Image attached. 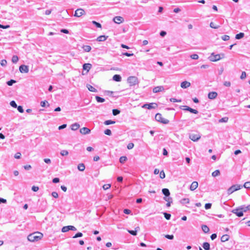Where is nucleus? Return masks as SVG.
Returning <instances> with one entry per match:
<instances>
[{
    "label": "nucleus",
    "mask_w": 250,
    "mask_h": 250,
    "mask_svg": "<svg viewBox=\"0 0 250 250\" xmlns=\"http://www.w3.org/2000/svg\"><path fill=\"white\" fill-rule=\"evenodd\" d=\"M243 187L246 188H250V182H245Z\"/></svg>",
    "instance_id": "nucleus-47"
},
{
    "label": "nucleus",
    "mask_w": 250,
    "mask_h": 250,
    "mask_svg": "<svg viewBox=\"0 0 250 250\" xmlns=\"http://www.w3.org/2000/svg\"><path fill=\"white\" fill-rule=\"evenodd\" d=\"M83 67V70H86L87 71H89L91 67V64L90 63H84Z\"/></svg>",
    "instance_id": "nucleus-22"
},
{
    "label": "nucleus",
    "mask_w": 250,
    "mask_h": 250,
    "mask_svg": "<svg viewBox=\"0 0 250 250\" xmlns=\"http://www.w3.org/2000/svg\"><path fill=\"white\" fill-rule=\"evenodd\" d=\"M134 144L132 143H129L127 146V148L128 149H131L133 148L134 147Z\"/></svg>",
    "instance_id": "nucleus-56"
},
{
    "label": "nucleus",
    "mask_w": 250,
    "mask_h": 250,
    "mask_svg": "<svg viewBox=\"0 0 250 250\" xmlns=\"http://www.w3.org/2000/svg\"><path fill=\"white\" fill-rule=\"evenodd\" d=\"M84 13V11L82 9H78L75 11L74 16L80 17Z\"/></svg>",
    "instance_id": "nucleus-12"
},
{
    "label": "nucleus",
    "mask_w": 250,
    "mask_h": 250,
    "mask_svg": "<svg viewBox=\"0 0 250 250\" xmlns=\"http://www.w3.org/2000/svg\"><path fill=\"white\" fill-rule=\"evenodd\" d=\"M189 202L188 198H183L180 200V203L182 204H188Z\"/></svg>",
    "instance_id": "nucleus-31"
},
{
    "label": "nucleus",
    "mask_w": 250,
    "mask_h": 250,
    "mask_svg": "<svg viewBox=\"0 0 250 250\" xmlns=\"http://www.w3.org/2000/svg\"><path fill=\"white\" fill-rule=\"evenodd\" d=\"M229 235H228V234H224L223 235L221 238V241L222 242H225L227 241H228L229 239Z\"/></svg>",
    "instance_id": "nucleus-21"
},
{
    "label": "nucleus",
    "mask_w": 250,
    "mask_h": 250,
    "mask_svg": "<svg viewBox=\"0 0 250 250\" xmlns=\"http://www.w3.org/2000/svg\"><path fill=\"white\" fill-rule=\"evenodd\" d=\"M21 156V154L20 152H17L15 154L14 157L16 159H20Z\"/></svg>",
    "instance_id": "nucleus-62"
},
{
    "label": "nucleus",
    "mask_w": 250,
    "mask_h": 250,
    "mask_svg": "<svg viewBox=\"0 0 250 250\" xmlns=\"http://www.w3.org/2000/svg\"><path fill=\"white\" fill-rule=\"evenodd\" d=\"M17 109H18V110L20 112V113H23L24 110H23V109L22 108V106H21V105H19L18 106H17Z\"/></svg>",
    "instance_id": "nucleus-61"
},
{
    "label": "nucleus",
    "mask_w": 250,
    "mask_h": 250,
    "mask_svg": "<svg viewBox=\"0 0 250 250\" xmlns=\"http://www.w3.org/2000/svg\"><path fill=\"white\" fill-rule=\"evenodd\" d=\"M232 212L235 214L238 217H241L244 214L243 210H242L240 208L233 209Z\"/></svg>",
    "instance_id": "nucleus-8"
},
{
    "label": "nucleus",
    "mask_w": 250,
    "mask_h": 250,
    "mask_svg": "<svg viewBox=\"0 0 250 250\" xmlns=\"http://www.w3.org/2000/svg\"><path fill=\"white\" fill-rule=\"evenodd\" d=\"M107 37L104 35H101L98 37L97 39V41L98 42H103L106 40Z\"/></svg>",
    "instance_id": "nucleus-23"
},
{
    "label": "nucleus",
    "mask_w": 250,
    "mask_h": 250,
    "mask_svg": "<svg viewBox=\"0 0 250 250\" xmlns=\"http://www.w3.org/2000/svg\"><path fill=\"white\" fill-rule=\"evenodd\" d=\"M7 64V61L6 60H2L0 62V65L2 66H5Z\"/></svg>",
    "instance_id": "nucleus-54"
},
{
    "label": "nucleus",
    "mask_w": 250,
    "mask_h": 250,
    "mask_svg": "<svg viewBox=\"0 0 250 250\" xmlns=\"http://www.w3.org/2000/svg\"><path fill=\"white\" fill-rule=\"evenodd\" d=\"M140 230V228L139 227H137L135 229V230H127V231L131 235L136 236L137 235V232L138 231Z\"/></svg>",
    "instance_id": "nucleus-18"
},
{
    "label": "nucleus",
    "mask_w": 250,
    "mask_h": 250,
    "mask_svg": "<svg viewBox=\"0 0 250 250\" xmlns=\"http://www.w3.org/2000/svg\"><path fill=\"white\" fill-rule=\"evenodd\" d=\"M202 247L205 250H210V244L208 242H204L203 244Z\"/></svg>",
    "instance_id": "nucleus-26"
},
{
    "label": "nucleus",
    "mask_w": 250,
    "mask_h": 250,
    "mask_svg": "<svg viewBox=\"0 0 250 250\" xmlns=\"http://www.w3.org/2000/svg\"><path fill=\"white\" fill-rule=\"evenodd\" d=\"M165 237L168 239H170V240H172L174 238V236L173 235H169V234H167V235H165Z\"/></svg>",
    "instance_id": "nucleus-55"
},
{
    "label": "nucleus",
    "mask_w": 250,
    "mask_h": 250,
    "mask_svg": "<svg viewBox=\"0 0 250 250\" xmlns=\"http://www.w3.org/2000/svg\"><path fill=\"white\" fill-rule=\"evenodd\" d=\"M19 70L21 73H28L29 71V68L27 65L22 64L20 66Z\"/></svg>",
    "instance_id": "nucleus-9"
},
{
    "label": "nucleus",
    "mask_w": 250,
    "mask_h": 250,
    "mask_svg": "<svg viewBox=\"0 0 250 250\" xmlns=\"http://www.w3.org/2000/svg\"><path fill=\"white\" fill-rule=\"evenodd\" d=\"M202 229L203 231L205 233L208 232L209 230V228L207 225H205L202 226Z\"/></svg>",
    "instance_id": "nucleus-28"
},
{
    "label": "nucleus",
    "mask_w": 250,
    "mask_h": 250,
    "mask_svg": "<svg viewBox=\"0 0 250 250\" xmlns=\"http://www.w3.org/2000/svg\"><path fill=\"white\" fill-rule=\"evenodd\" d=\"M217 95V93L216 92H210L208 94V98L209 99L213 100L215 99Z\"/></svg>",
    "instance_id": "nucleus-13"
},
{
    "label": "nucleus",
    "mask_w": 250,
    "mask_h": 250,
    "mask_svg": "<svg viewBox=\"0 0 250 250\" xmlns=\"http://www.w3.org/2000/svg\"><path fill=\"white\" fill-rule=\"evenodd\" d=\"M244 37V33L241 32V33L236 35L235 39L237 40H239V39H242Z\"/></svg>",
    "instance_id": "nucleus-29"
},
{
    "label": "nucleus",
    "mask_w": 250,
    "mask_h": 250,
    "mask_svg": "<svg viewBox=\"0 0 250 250\" xmlns=\"http://www.w3.org/2000/svg\"><path fill=\"white\" fill-rule=\"evenodd\" d=\"M162 193L164 194L166 197H168L170 195V192L167 188H163L162 189Z\"/></svg>",
    "instance_id": "nucleus-27"
},
{
    "label": "nucleus",
    "mask_w": 250,
    "mask_h": 250,
    "mask_svg": "<svg viewBox=\"0 0 250 250\" xmlns=\"http://www.w3.org/2000/svg\"><path fill=\"white\" fill-rule=\"evenodd\" d=\"M221 39L222 40L224 41H227L229 40V36L228 35H223L221 37Z\"/></svg>",
    "instance_id": "nucleus-45"
},
{
    "label": "nucleus",
    "mask_w": 250,
    "mask_h": 250,
    "mask_svg": "<svg viewBox=\"0 0 250 250\" xmlns=\"http://www.w3.org/2000/svg\"><path fill=\"white\" fill-rule=\"evenodd\" d=\"M86 87L91 92H97V90L95 88H94L93 86L91 85L90 84H87L86 85Z\"/></svg>",
    "instance_id": "nucleus-19"
},
{
    "label": "nucleus",
    "mask_w": 250,
    "mask_h": 250,
    "mask_svg": "<svg viewBox=\"0 0 250 250\" xmlns=\"http://www.w3.org/2000/svg\"><path fill=\"white\" fill-rule=\"evenodd\" d=\"M19 61V58L16 55H14L12 58V62L14 63H16L18 62V61Z\"/></svg>",
    "instance_id": "nucleus-34"
},
{
    "label": "nucleus",
    "mask_w": 250,
    "mask_h": 250,
    "mask_svg": "<svg viewBox=\"0 0 250 250\" xmlns=\"http://www.w3.org/2000/svg\"><path fill=\"white\" fill-rule=\"evenodd\" d=\"M190 58L193 60H197L199 58V56L196 54H193L190 56Z\"/></svg>",
    "instance_id": "nucleus-50"
},
{
    "label": "nucleus",
    "mask_w": 250,
    "mask_h": 250,
    "mask_svg": "<svg viewBox=\"0 0 250 250\" xmlns=\"http://www.w3.org/2000/svg\"><path fill=\"white\" fill-rule=\"evenodd\" d=\"M190 86V83L187 81H184L181 83V86L183 88H187Z\"/></svg>",
    "instance_id": "nucleus-16"
},
{
    "label": "nucleus",
    "mask_w": 250,
    "mask_h": 250,
    "mask_svg": "<svg viewBox=\"0 0 250 250\" xmlns=\"http://www.w3.org/2000/svg\"><path fill=\"white\" fill-rule=\"evenodd\" d=\"M127 82L130 86L135 85L139 83L138 79L135 76H130L127 78Z\"/></svg>",
    "instance_id": "nucleus-2"
},
{
    "label": "nucleus",
    "mask_w": 250,
    "mask_h": 250,
    "mask_svg": "<svg viewBox=\"0 0 250 250\" xmlns=\"http://www.w3.org/2000/svg\"><path fill=\"white\" fill-rule=\"evenodd\" d=\"M61 154L62 156H67L68 154V152L66 150H62L61 151Z\"/></svg>",
    "instance_id": "nucleus-46"
},
{
    "label": "nucleus",
    "mask_w": 250,
    "mask_h": 250,
    "mask_svg": "<svg viewBox=\"0 0 250 250\" xmlns=\"http://www.w3.org/2000/svg\"><path fill=\"white\" fill-rule=\"evenodd\" d=\"M115 123V121L112 120H106L104 122L105 125H109L111 124H114Z\"/></svg>",
    "instance_id": "nucleus-39"
},
{
    "label": "nucleus",
    "mask_w": 250,
    "mask_h": 250,
    "mask_svg": "<svg viewBox=\"0 0 250 250\" xmlns=\"http://www.w3.org/2000/svg\"><path fill=\"white\" fill-rule=\"evenodd\" d=\"M111 187V185L110 184H104L103 186V188L104 190H106L109 188Z\"/></svg>",
    "instance_id": "nucleus-57"
},
{
    "label": "nucleus",
    "mask_w": 250,
    "mask_h": 250,
    "mask_svg": "<svg viewBox=\"0 0 250 250\" xmlns=\"http://www.w3.org/2000/svg\"><path fill=\"white\" fill-rule=\"evenodd\" d=\"M209 59L210 61L212 62H216L221 59V55L220 54H215L214 53H212L210 56L209 57Z\"/></svg>",
    "instance_id": "nucleus-5"
},
{
    "label": "nucleus",
    "mask_w": 250,
    "mask_h": 250,
    "mask_svg": "<svg viewBox=\"0 0 250 250\" xmlns=\"http://www.w3.org/2000/svg\"><path fill=\"white\" fill-rule=\"evenodd\" d=\"M83 233L82 232H78L77 233H76L73 237V238H78V237H82L83 236Z\"/></svg>",
    "instance_id": "nucleus-53"
},
{
    "label": "nucleus",
    "mask_w": 250,
    "mask_h": 250,
    "mask_svg": "<svg viewBox=\"0 0 250 250\" xmlns=\"http://www.w3.org/2000/svg\"><path fill=\"white\" fill-rule=\"evenodd\" d=\"M80 127V125L78 123H74L71 126V128L73 130H76Z\"/></svg>",
    "instance_id": "nucleus-24"
},
{
    "label": "nucleus",
    "mask_w": 250,
    "mask_h": 250,
    "mask_svg": "<svg viewBox=\"0 0 250 250\" xmlns=\"http://www.w3.org/2000/svg\"><path fill=\"white\" fill-rule=\"evenodd\" d=\"M83 49L85 51L88 52L91 50V47L89 45H84Z\"/></svg>",
    "instance_id": "nucleus-35"
},
{
    "label": "nucleus",
    "mask_w": 250,
    "mask_h": 250,
    "mask_svg": "<svg viewBox=\"0 0 250 250\" xmlns=\"http://www.w3.org/2000/svg\"><path fill=\"white\" fill-rule=\"evenodd\" d=\"M157 107V104L156 103H152L150 104H144L143 106V108H147L148 109H154Z\"/></svg>",
    "instance_id": "nucleus-6"
},
{
    "label": "nucleus",
    "mask_w": 250,
    "mask_h": 250,
    "mask_svg": "<svg viewBox=\"0 0 250 250\" xmlns=\"http://www.w3.org/2000/svg\"><path fill=\"white\" fill-rule=\"evenodd\" d=\"M51 195L53 197H54L55 198H57L58 197V194L57 192H55V191L52 192L51 193Z\"/></svg>",
    "instance_id": "nucleus-63"
},
{
    "label": "nucleus",
    "mask_w": 250,
    "mask_h": 250,
    "mask_svg": "<svg viewBox=\"0 0 250 250\" xmlns=\"http://www.w3.org/2000/svg\"><path fill=\"white\" fill-rule=\"evenodd\" d=\"M189 137L192 141L195 142L198 141L201 138V136L198 133H191L190 134Z\"/></svg>",
    "instance_id": "nucleus-7"
},
{
    "label": "nucleus",
    "mask_w": 250,
    "mask_h": 250,
    "mask_svg": "<svg viewBox=\"0 0 250 250\" xmlns=\"http://www.w3.org/2000/svg\"><path fill=\"white\" fill-rule=\"evenodd\" d=\"M220 174L219 170H216L212 173L213 177H216Z\"/></svg>",
    "instance_id": "nucleus-37"
},
{
    "label": "nucleus",
    "mask_w": 250,
    "mask_h": 250,
    "mask_svg": "<svg viewBox=\"0 0 250 250\" xmlns=\"http://www.w3.org/2000/svg\"><path fill=\"white\" fill-rule=\"evenodd\" d=\"M198 186V184L197 182L194 181L192 183L190 186V189L192 191L196 189Z\"/></svg>",
    "instance_id": "nucleus-17"
},
{
    "label": "nucleus",
    "mask_w": 250,
    "mask_h": 250,
    "mask_svg": "<svg viewBox=\"0 0 250 250\" xmlns=\"http://www.w3.org/2000/svg\"><path fill=\"white\" fill-rule=\"evenodd\" d=\"M92 23L94 24L97 27L101 28L102 27L101 24L96 21H92Z\"/></svg>",
    "instance_id": "nucleus-49"
},
{
    "label": "nucleus",
    "mask_w": 250,
    "mask_h": 250,
    "mask_svg": "<svg viewBox=\"0 0 250 250\" xmlns=\"http://www.w3.org/2000/svg\"><path fill=\"white\" fill-rule=\"evenodd\" d=\"M120 162L121 163H124L126 160L127 158L126 156H122L120 158Z\"/></svg>",
    "instance_id": "nucleus-40"
},
{
    "label": "nucleus",
    "mask_w": 250,
    "mask_h": 250,
    "mask_svg": "<svg viewBox=\"0 0 250 250\" xmlns=\"http://www.w3.org/2000/svg\"><path fill=\"white\" fill-rule=\"evenodd\" d=\"M164 90V88L163 86H158L155 87L153 89V93H158L161 91H162Z\"/></svg>",
    "instance_id": "nucleus-15"
},
{
    "label": "nucleus",
    "mask_w": 250,
    "mask_h": 250,
    "mask_svg": "<svg viewBox=\"0 0 250 250\" xmlns=\"http://www.w3.org/2000/svg\"><path fill=\"white\" fill-rule=\"evenodd\" d=\"M209 26L211 28H213V29H218L220 27L219 25H215V23L213 22H211L210 23Z\"/></svg>",
    "instance_id": "nucleus-33"
},
{
    "label": "nucleus",
    "mask_w": 250,
    "mask_h": 250,
    "mask_svg": "<svg viewBox=\"0 0 250 250\" xmlns=\"http://www.w3.org/2000/svg\"><path fill=\"white\" fill-rule=\"evenodd\" d=\"M42 237V233L37 231L28 235L27 239L30 242H37L41 240Z\"/></svg>",
    "instance_id": "nucleus-1"
},
{
    "label": "nucleus",
    "mask_w": 250,
    "mask_h": 250,
    "mask_svg": "<svg viewBox=\"0 0 250 250\" xmlns=\"http://www.w3.org/2000/svg\"><path fill=\"white\" fill-rule=\"evenodd\" d=\"M211 203H207V204H205V208L206 209H209V208H211Z\"/></svg>",
    "instance_id": "nucleus-60"
},
{
    "label": "nucleus",
    "mask_w": 250,
    "mask_h": 250,
    "mask_svg": "<svg viewBox=\"0 0 250 250\" xmlns=\"http://www.w3.org/2000/svg\"><path fill=\"white\" fill-rule=\"evenodd\" d=\"M69 231L68 226L63 227L62 229V231L63 232H66Z\"/></svg>",
    "instance_id": "nucleus-52"
},
{
    "label": "nucleus",
    "mask_w": 250,
    "mask_h": 250,
    "mask_svg": "<svg viewBox=\"0 0 250 250\" xmlns=\"http://www.w3.org/2000/svg\"><path fill=\"white\" fill-rule=\"evenodd\" d=\"M170 101L171 102H173V103H175V102L180 103L182 102V100H181V99H175L174 98H172L170 99Z\"/></svg>",
    "instance_id": "nucleus-43"
},
{
    "label": "nucleus",
    "mask_w": 250,
    "mask_h": 250,
    "mask_svg": "<svg viewBox=\"0 0 250 250\" xmlns=\"http://www.w3.org/2000/svg\"><path fill=\"white\" fill-rule=\"evenodd\" d=\"M113 80L116 82H120L122 80V77L120 75L116 74L113 76Z\"/></svg>",
    "instance_id": "nucleus-20"
},
{
    "label": "nucleus",
    "mask_w": 250,
    "mask_h": 250,
    "mask_svg": "<svg viewBox=\"0 0 250 250\" xmlns=\"http://www.w3.org/2000/svg\"><path fill=\"white\" fill-rule=\"evenodd\" d=\"M113 21L115 23L120 24L122 23L124 21V18L120 16H116L113 18Z\"/></svg>",
    "instance_id": "nucleus-11"
},
{
    "label": "nucleus",
    "mask_w": 250,
    "mask_h": 250,
    "mask_svg": "<svg viewBox=\"0 0 250 250\" xmlns=\"http://www.w3.org/2000/svg\"><path fill=\"white\" fill-rule=\"evenodd\" d=\"M120 111L118 109H114L112 110L113 115L114 116L120 114Z\"/></svg>",
    "instance_id": "nucleus-41"
},
{
    "label": "nucleus",
    "mask_w": 250,
    "mask_h": 250,
    "mask_svg": "<svg viewBox=\"0 0 250 250\" xmlns=\"http://www.w3.org/2000/svg\"><path fill=\"white\" fill-rule=\"evenodd\" d=\"M246 76H247V75H246V73L245 71H243L242 72V74H241V75L240 76V79H244L246 78Z\"/></svg>",
    "instance_id": "nucleus-59"
},
{
    "label": "nucleus",
    "mask_w": 250,
    "mask_h": 250,
    "mask_svg": "<svg viewBox=\"0 0 250 250\" xmlns=\"http://www.w3.org/2000/svg\"><path fill=\"white\" fill-rule=\"evenodd\" d=\"M104 133L105 134L107 135L110 136L112 134L111 131L109 129H106L104 131Z\"/></svg>",
    "instance_id": "nucleus-48"
},
{
    "label": "nucleus",
    "mask_w": 250,
    "mask_h": 250,
    "mask_svg": "<svg viewBox=\"0 0 250 250\" xmlns=\"http://www.w3.org/2000/svg\"><path fill=\"white\" fill-rule=\"evenodd\" d=\"M229 120L228 117H225L219 120V123H227Z\"/></svg>",
    "instance_id": "nucleus-36"
},
{
    "label": "nucleus",
    "mask_w": 250,
    "mask_h": 250,
    "mask_svg": "<svg viewBox=\"0 0 250 250\" xmlns=\"http://www.w3.org/2000/svg\"><path fill=\"white\" fill-rule=\"evenodd\" d=\"M46 104L47 106H49V104L47 101H43L41 102V105L42 107H45Z\"/></svg>",
    "instance_id": "nucleus-38"
},
{
    "label": "nucleus",
    "mask_w": 250,
    "mask_h": 250,
    "mask_svg": "<svg viewBox=\"0 0 250 250\" xmlns=\"http://www.w3.org/2000/svg\"><path fill=\"white\" fill-rule=\"evenodd\" d=\"M85 166L83 163L79 164L78 165V169L81 171H83L85 169Z\"/></svg>",
    "instance_id": "nucleus-25"
},
{
    "label": "nucleus",
    "mask_w": 250,
    "mask_h": 250,
    "mask_svg": "<svg viewBox=\"0 0 250 250\" xmlns=\"http://www.w3.org/2000/svg\"><path fill=\"white\" fill-rule=\"evenodd\" d=\"M242 186L240 185H234L231 186L227 191L228 194H230L233 192L238 190L242 188Z\"/></svg>",
    "instance_id": "nucleus-4"
},
{
    "label": "nucleus",
    "mask_w": 250,
    "mask_h": 250,
    "mask_svg": "<svg viewBox=\"0 0 250 250\" xmlns=\"http://www.w3.org/2000/svg\"><path fill=\"white\" fill-rule=\"evenodd\" d=\"M164 217L167 220H169L171 217V214L167 212L164 213Z\"/></svg>",
    "instance_id": "nucleus-44"
},
{
    "label": "nucleus",
    "mask_w": 250,
    "mask_h": 250,
    "mask_svg": "<svg viewBox=\"0 0 250 250\" xmlns=\"http://www.w3.org/2000/svg\"><path fill=\"white\" fill-rule=\"evenodd\" d=\"M165 173L164 171V170H162L160 172V177L161 178V179H164L165 178Z\"/></svg>",
    "instance_id": "nucleus-58"
},
{
    "label": "nucleus",
    "mask_w": 250,
    "mask_h": 250,
    "mask_svg": "<svg viewBox=\"0 0 250 250\" xmlns=\"http://www.w3.org/2000/svg\"><path fill=\"white\" fill-rule=\"evenodd\" d=\"M10 104L13 107H14V108L17 107V104L16 103V102L14 101H12L10 103Z\"/></svg>",
    "instance_id": "nucleus-51"
},
{
    "label": "nucleus",
    "mask_w": 250,
    "mask_h": 250,
    "mask_svg": "<svg viewBox=\"0 0 250 250\" xmlns=\"http://www.w3.org/2000/svg\"><path fill=\"white\" fill-rule=\"evenodd\" d=\"M224 85L225 86H227V87H229L231 85V83L230 82H229V81H226L224 83Z\"/></svg>",
    "instance_id": "nucleus-64"
},
{
    "label": "nucleus",
    "mask_w": 250,
    "mask_h": 250,
    "mask_svg": "<svg viewBox=\"0 0 250 250\" xmlns=\"http://www.w3.org/2000/svg\"><path fill=\"white\" fill-rule=\"evenodd\" d=\"M80 132L82 134L85 135L89 133L90 132V130L87 127H83L80 129Z\"/></svg>",
    "instance_id": "nucleus-14"
},
{
    "label": "nucleus",
    "mask_w": 250,
    "mask_h": 250,
    "mask_svg": "<svg viewBox=\"0 0 250 250\" xmlns=\"http://www.w3.org/2000/svg\"><path fill=\"white\" fill-rule=\"evenodd\" d=\"M240 208H241L242 210H243V213L246 212V211H247L248 210L250 209L249 206H243L241 207Z\"/></svg>",
    "instance_id": "nucleus-32"
},
{
    "label": "nucleus",
    "mask_w": 250,
    "mask_h": 250,
    "mask_svg": "<svg viewBox=\"0 0 250 250\" xmlns=\"http://www.w3.org/2000/svg\"><path fill=\"white\" fill-rule=\"evenodd\" d=\"M16 81L14 80H10V81L6 82V83L9 86L12 85L14 83H16Z\"/></svg>",
    "instance_id": "nucleus-42"
},
{
    "label": "nucleus",
    "mask_w": 250,
    "mask_h": 250,
    "mask_svg": "<svg viewBox=\"0 0 250 250\" xmlns=\"http://www.w3.org/2000/svg\"><path fill=\"white\" fill-rule=\"evenodd\" d=\"M182 107H184V108H182L183 110L188 111L192 113L196 114L198 113V111L197 110L192 109L188 106H183ZM181 108L182 109V108Z\"/></svg>",
    "instance_id": "nucleus-10"
},
{
    "label": "nucleus",
    "mask_w": 250,
    "mask_h": 250,
    "mask_svg": "<svg viewBox=\"0 0 250 250\" xmlns=\"http://www.w3.org/2000/svg\"><path fill=\"white\" fill-rule=\"evenodd\" d=\"M155 120L164 124H167L169 123V120L163 118L162 114L160 113H157L155 117Z\"/></svg>",
    "instance_id": "nucleus-3"
},
{
    "label": "nucleus",
    "mask_w": 250,
    "mask_h": 250,
    "mask_svg": "<svg viewBox=\"0 0 250 250\" xmlns=\"http://www.w3.org/2000/svg\"><path fill=\"white\" fill-rule=\"evenodd\" d=\"M95 98H96L97 102L98 103H103L105 101L104 99L101 98L98 96H96Z\"/></svg>",
    "instance_id": "nucleus-30"
}]
</instances>
